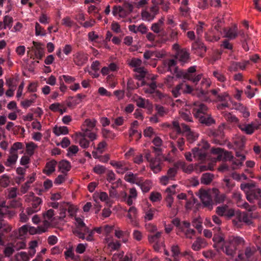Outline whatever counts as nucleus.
I'll list each match as a JSON object with an SVG mask.
<instances>
[{
  "label": "nucleus",
  "instance_id": "obj_1",
  "mask_svg": "<svg viewBox=\"0 0 261 261\" xmlns=\"http://www.w3.org/2000/svg\"><path fill=\"white\" fill-rule=\"evenodd\" d=\"M213 241L215 242V247H220L223 251L228 256L233 257L240 245H243L245 241L240 237L231 236L225 240L220 236H214Z\"/></svg>",
  "mask_w": 261,
  "mask_h": 261
},
{
  "label": "nucleus",
  "instance_id": "obj_2",
  "mask_svg": "<svg viewBox=\"0 0 261 261\" xmlns=\"http://www.w3.org/2000/svg\"><path fill=\"white\" fill-rule=\"evenodd\" d=\"M193 113L194 116L198 118L201 123L210 125L214 123V119L208 113L207 106L202 103H195Z\"/></svg>",
  "mask_w": 261,
  "mask_h": 261
},
{
  "label": "nucleus",
  "instance_id": "obj_3",
  "mask_svg": "<svg viewBox=\"0 0 261 261\" xmlns=\"http://www.w3.org/2000/svg\"><path fill=\"white\" fill-rule=\"evenodd\" d=\"M96 121L94 119H87L81 125L82 132L85 136L93 141L97 138V129L95 127Z\"/></svg>",
  "mask_w": 261,
  "mask_h": 261
},
{
  "label": "nucleus",
  "instance_id": "obj_4",
  "mask_svg": "<svg viewBox=\"0 0 261 261\" xmlns=\"http://www.w3.org/2000/svg\"><path fill=\"white\" fill-rule=\"evenodd\" d=\"M241 189L243 190L246 195L247 199L252 202L255 199H257L259 196H261L260 189L252 184H241Z\"/></svg>",
  "mask_w": 261,
  "mask_h": 261
},
{
  "label": "nucleus",
  "instance_id": "obj_5",
  "mask_svg": "<svg viewBox=\"0 0 261 261\" xmlns=\"http://www.w3.org/2000/svg\"><path fill=\"white\" fill-rule=\"evenodd\" d=\"M159 8L158 6L154 5L149 8L143 9L141 13V18L143 21H151L159 13Z\"/></svg>",
  "mask_w": 261,
  "mask_h": 261
},
{
  "label": "nucleus",
  "instance_id": "obj_6",
  "mask_svg": "<svg viewBox=\"0 0 261 261\" xmlns=\"http://www.w3.org/2000/svg\"><path fill=\"white\" fill-rule=\"evenodd\" d=\"M211 194H212V190L207 191L200 190L198 194L203 204L209 210L212 209L213 205V201L211 196Z\"/></svg>",
  "mask_w": 261,
  "mask_h": 261
},
{
  "label": "nucleus",
  "instance_id": "obj_7",
  "mask_svg": "<svg viewBox=\"0 0 261 261\" xmlns=\"http://www.w3.org/2000/svg\"><path fill=\"white\" fill-rule=\"evenodd\" d=\"M104 243L106 247L111 252L118 250L121 246V244L119 241L114 239L112 236L109 235H107L105 238Z\"/></svg>",
  "mask_w": 261,
  "mask_h": 261
},
{
  "label": "nucleus",
  "instance_id": "obj_8",
  "mask_svg": "<svg viewBox=\"0 0 261 261\" xmlns=\"http://www.w3.org/2000/svg\"><path fill=\"white\" fill-rule=\"evenodd\" d=\"M72 232L74 234L82 240L86 239L88 241L93 240L94 230H90L88 227H85L83 231L77 229H73Z\"/></svg>",
  "mask_w": 261,
  "mask_h": 261
},
{
  "label": "nucleus",
  "instance_id": "obj_9",
  "mask_svg": "<svg viewBox=\"0 0 261 261\" xmlns=\"http://www.w3.org/2000/svg\"><path fill=\"white\" fill-rule=\"evenodd\" d=\"M54 211L49 209L43 214L44 220L43 221L42 226L47 230L48 229L53 226V222L54 218Z\"/></svg>",
  "mask_w": 261,
  "mask_h": 261
},
{
  "label": "nucleus",
  "instance_id": "obj_10",
  "mask_svg": "<svg viewBox=\"0 0 261 261\" xmlns=\"http://www.w3.org/2000/svg\"><path fill=\"white\" fill-rule=\"evenodd\" d=\"M212 152L218 155L217 160L219 161H230L233 158V156L230 152L224 151L220 148H213Z\"/></svg>",
  "mask_w": 261,
  "mask_h": 261
},
{
  "label": "nucleus",
  "instance_id": "obj_11",
  "mask_svg": "<svg viewBox=\"0 0 261 261\" xmlns=\"http://www.w3.org/2000/svg\"><path fill=\"white\" fill-rule=\"evenodd\" d=\"M137 210L135 206H131L127 211V217L129 220V223L133 226H138L139 222L137 220Z\"/></svg>",
  "mask_w": 261,
  "mask_h": 261
},
{
  "label": "nucleus",
  "instance_id": "obj_12",
  "mask_svg": "<svg viewBox=\"0 0 261 261\" xmlns=\"http://www.w3.org/2000/svg\"><path fill=\"white\" fill-rule=\"evenodd\" d=\"M204 149H199L198 148H194L192 149L193 157L198 160L203 161L206 158V152L205 150L208 148V144L205 143L204 146Z\"/></svg>",
  "mask_w": 261,
  "mask_h": 261
},
{
  "label": "nucleus",
  "instance_id": "obj_13",
  "mask_svg": "<svg viewBox=\"0 0 261 261\" xmlns=\"http://www.w3.org/2000/svg\"><path fill=\"white\" fill-rule=\"evenodd\" d=\"M181 127L183 129V134L186 136L188 141L190 143L193 142L198 138V134L190 130L189 126L185 124H181Z\"/></svg>",
  "mask_w": 261,
  "mask_h": 261
},
{
  "label": "nucleus",
  "instance_id": "obj_14",
  "mask_svg": "<svg viewBox=\"0 0 261 261\" xmlns=\"http://www.w3.org/2000/svg\"><path fill=\"white\" fill-rule=\"evenodd\" d=\"M25 201H32V207L34 209H38V211L40 210V205L41 203V200L38 197L34 196L33 193H30L29 195L25 196Z\"/></svg>",
  "mask_w": 261,
  "mask_h": 261
},
{
  "label": "nucleus",
  "instance_id": "obj_15",
  "mask_svg": "<svg viewBox=\"0 0 261 261\" xmlns=\"http://www.w3.org/2000/svg\"><path fill=\"white\" fill-rule=\"evenodd\" d=\"M88 59V55L84 53H77L74 55L73 57L74 63L79 66L84 65L87 62Z\"/></svg>",
  "mask_w": 261,
  "mask_h": 261
},
{
  "label": "nucleus",
  "instance_id": "obj_16",
  "mask_svg": "<svg viewBox=\"0 0 261 261\" xmlns=\"http://www.w3.org/2000/svg\"><path fill=\"white\" fill-rule=\"evenodd\" d=\"M175 166L179 168H181L183 172L187 174H191L195 169L196 165L189 164L187 165L185 162L178 161L175 163Z\"/></svg>",
  "mask_w": 261,
  "mask_h": 261
},
{
  "label": "nucleus",
  "instance_id": "obj_17",
  "mask_svg": "<svg viewBox=\"0 0 261 261\" xmlns=\"http://www.w3.org/2000/svg\"><path fill=\"white\" fill-rule=\"evenodd\" d=\"M172 132L170 134V137L172 139H177L178 137L176 135H180L181 133L183 134V129L181 125L180 126L179 122L177 121H173L172 122Z\"/></svg>",
  "mask_w": 261,
  "mask_h": 261
},
{
  "label": "nucleus",
  "instance_id": "obj_18",
  "mask_svg": "<svg viewBox=\"0 0 261 261\" xmlns=\"http://www.w3.org/2000/svg\"><path fill=\"white\" fill-rule=\"evenodd\" d=\"M216 213L219 216L225 215L228 217H231L234 214V211L232 209L229 208L226 205L217 207Z\"/></svg>",
  "mask_w": 261,
  "mask_h": 261
},
{
  "label": "nucleus",
  "instance_id": "obj_19",
  "mask_svg": "<svg viewBox=\"0 0 261 261\" xmlns=\"http://www.w3.org/2000/svg\"><path fill=\"white\" fill-rule=\"evenodd\" d=\"M95 198H98L101 201L105 202L106 204L109 207H111L113 204L112 200H111L106 192H100L95 193L94 198L95 199Z\"/></svg>",
  "mask_w": 261,
  "mask_h": 261
},
{
  "label": "nucleus",
  "instance_id": "obj_20",
  "mask_svg": "<svg viewBox=\"0 0 261 261\" xmlns=\"http://www.w3.org/2000/svg\"><path fill=\"white\" fill-rule=\"evenodd\" d=\"M192 49L195 50V53L198 55L202 56L206 51V47L203 43L198 40L192 44Z\"/></svg>",
  "mask_w": 261,
  "mask_h": 261
},
{
  "label": "nucleus",
  "instance_id": "obj_21",
  "mask_svg": "<svg viewBox=\"0 0 261 261\" xmlns=\"http://www.w3.org/2000/svg\"><path fill=\"white\" fill-rule=\"evenodd\" d=\"M150 167L154 173H158L162 169V163L159 157L151 159L150 161Z\"/></svg>",
  "mask_w": 261,
  "mask_h": 261
},
{
  "label": "nucleus",
  "instance_id": "obj_22",
  "mask_svg": "<svg viewBox=\"0 0 261 261\" xmlns=\"http://www.w3.org/2000/svg\"><path fill=\"white\" fill-rule=\"evenodd\" d=\"M196 66H193L189 67L187 71H177L176 76L178 78H183L184 79H187L188 76H191L194 74V73L196 71Z\"/></svg>",
  "mask_w": 261,
  "mask_h": 261
},
{
  "label": "nucleus",
  "instance_id": "obj_23",
  "mask_svg": "<svg viewBox=\"0 0 261 261\" xmlns=\"http://www.w3.org/2000/svg\"><path fill=\"white\" fill-rule=\"evenodd\" d=\"M176 58L181 64L182 65L189 61V54L186 50H179L177 53Z\"/></svg>",
  "mask_w": 261,
  "mask_h": 261
},
{
  "label": "nucleus",
  "instance_id": "obj_24",
  "mask_svg": "<svg viewBox=\"0 0 261 261\" xmlns=\"http://www.w3.org/2000/svg\"><path fill=\"white\" fill-rule=\"evenodd\" d=\"M212 195L214 197V200L216 203H221L224 202L226 196L225 194H221L219 190L216 188L212 189Z\"/></svg>",
  "mask_w": 261,
  "mask_h": 261
},
{
  "label": "nucleus",
  "instance_id": "obj_25",
  "mask_svg": "<svg viewBox=\"0 0 261 261\" xmlns=\"http://www.w3.org/2000/svg\"><path fill=\"white\" fill-rule=\"evenodd\" d=\"M224 37L230 39H235L238 35V28L236 25L224 30Z\"/></svg>",
  "mask_w": 261,
  "mask_h": 261
},
{
  "label": "nucleus",
  "instance_id": "obj_26",
  "mask_svg": "<svg viewBox=\"0 0 261 261\" xmlns=\"http://www.w3.org/2000/svg\"><path fill=\"white\" fill-rule=\"evenodd\" d=\"M141 177H139L136 174L129 172L125 175L124 179L129 183L138 185L140 180H141Z\"/></svg>",
  "mask_w": 261,
  "mask_h": 261
},
{
  "label": "nucleus",
  "instance_id": "obj_27",
  "mask_svg": "<svg viewBox=\"0 0 261 261\" xmlns=\"http://www.w3.org/2000/svg\"><path fill=\"white\" fill-rule=\"evenodd\" d=\"M138 192L135 188H132L129 190V194L126 199V203L128 205L131 206L134 201L137 199Z\"/></svg>",
  "mask_w": 261,
  "mask_h": 261
},
{
  "label": "nucleus",
  "instance_id": "obj_28",
  "mask_svg": "<svg viewBox=\"0 0 261 261\" xmlns=\"http://www.w3.org/2000/svg\"><path fill=\"white\" fill-rule=\"evenodd\" d=\"M112 13L118 19L124 18L127 15L126 11L119 6H115L113 8Z\"/></svg>",
  "mask_w": 261,
  "mask_h": 261
},
{
  "label": "nucleus",
  "instance_id": "obj_29",
  "mask_svg": "<svg viewBox=\"0 0 261 261\" xmlns=\"http://www.w3.org/2000/svg\"><path fill=\"white\" fill-rule=\"evenodd\" d=\"M138 186L140 187L143 193H147L151 189L152 183L151 180L148 179L143 181V178L141 177V180H140V183Z\"/></svg>",
  "mask_w": 261,
  "mask_h": 261
},
{
  "label": "nucleus",
  "instance_id": "obj_30",
  "mask_svg": "<svg viewBox=\"0 0 261 261\" xmlns=\"http://www.w3.org/2000/svg\"><path fill=\"white\" fill-rule=\"evenodd\" d=\"M249 61H244L243 62H233L229 67L228 70L230 71H236L239 69L244 70L246 66L249 64Z\"/></svg>",
  "mask_w": 261,
  "mask_h": 261
},
{
  "label": "nucleus",
  "instance_id": "obj_31",
  "mask_svg": "<svg viewBox=\"0 0 261 261\" xmlns=\"http://www.w3.org/2000/svg\"><path fill=\"white\" fill-rule=\"evenodd\" d=\"M164 21V17H162L156 22L152 23L151 27V31L155 33H159L163 30Z\"/></svg>",
  "mask_w": 261,
  "mask_h": 261
},
{
  "label": "nucleus",
  "instance_id": "obj_32",
  "mask_svg": "<svg viewBox=\"0 0 261 261\" xmlns=\"http://www.w3.org/2000/svg\"><path fill=\"white\" fill-rule=\"evenodd\" d=\"M162 232L158 231L155 234H150L148 236V241L150 243H154L155 244L153 246L155 250L158 251L159 247L157 243L159 242V240L161 237Z\"/></svg>",
  "mask_w": 261,
  "mask_h": 261
},
{
  "label": "nucleus",
  "instance_id": "obj_33",
  "mask_svg": "<svg viewBox=\"0 0 261 261\" xmlns=\"http://www.w3.org/2000/svg\"><path fill=\"white\" fill-rule=\"evenodd\" d=\"M107 144L105 141L100 142L97 145V147L95 148V151H93L92 153L93 156L95 159H97L99 157V154L102 153L106 150Z\"/></svg>",
  "mask_w": 261,
  "mask_h": 261
},
{
  "label": "nucleus",
  "instance_id": "obj_34",
  "mask_svg": "<svg viewBox=\"0 0 261 261\" xmlns=\"http://www.w3.org/2000/svg\"><path fill=\"white\" fill-rule=\"evenodd\" d=\"M129 232L128 231H122L120 229L115 230V236L118 239H121L123 243L128 242Z\"/></svg>",
  "mask_w": 261,
  "mask_h": 261
},
{
  "label": "nucleus",
  "instance_id": "obj_35",
  "mask_svg": "<svg viewBox=\"0 0 261 261\" xmlns=\"http://www.w3.org/2000/svg\"><path fill=\"white\" fill-rule=\"evenodd\" d=\"M136 103L137 106L140 108H146L148 110L152 109V105L148 99H145L142 97H139L136 100Z\"/></svg>",
  "mask_w": 261,
  "mask_h": 261
},
{
  "label": "nucleus",
  "instance_id": "obj_36",
  "mask_svg": "<svg viewBox=\"0 0 261 261\" xmlns=\"http://www.w3.org/2000/svg\"><path fill=\"white\" fill-rule=\"evenodd\" d=\"M206 246V243L204 239L197 238L192 245V248L194 251H198Z\"/></svg>",
  "mask_w": 261,
  "mask_h": 261
},
{
  "label": "nucleus",
  "instance_id": "obj_37",
  "mask_svg": "<svg viewBox=\"0 0 261 261\" xmlns=\"http://www.w3.org/2000/svg\"><path fill=\"white\" fill-rule=\"evenodd\" d=\"M76 137L81 147L83 148H87L89 146L90 141L86 139V137H87V136L79 133L76 134Z\"/></svg>",
  "mask_w": 261,
  "mask_h": 261
},
{
  "label": "nucleus",
  "instance_id": "obj_38",
  "mask_svg": "<svg viewBox=\"0 0 261 261\" xmlns=\"http://www.w3.org/2000/svg\"><path fill=\"white\" fill-rule=\"evenodd\" d=\"M213 75L217 79L219 82L223 83L222 85L223 88H226L225 82L226 81V77L218 70H214L213 72Z\"/></svg>",
  "mask_w": 261,
  "mask_h": 261
},
{
  "label": "nucleus",
  "instance_id": "obj_39",
  "mask_svg": "<svg viewBox=\"0 0 261 261\" xmlns=\"http://www.w3.org/2000/svg\"><path fill=\"white\" fill-rule=\"evenodd\" d=\"M51 206L55 208H59V213L60 214V218H64L65 217V208L63 204L59 202H54L51 203Z\"/></svg>",
  "mask_w": 261,
  "mask_h": 261
},
{
  "label": "nucleus",
  "instance_id": "obj_40",
  "mask_svg": "<svg viewBox=\"0 0 261 261\" xmlns=\"http://www.w3.org/2000/svg\"><path fill=\"white\" fill-rule=\"evenodd\" d=\"M57 162L55 161H51L48 162L45 166L43 171L47 175H49L53 173L55 170Z\"/></svg>",
  "mask_w": 261,
  "mask_h": 261
},
{
  "label": "nucleus",
  "instance_id": "obj_41",
  "mask_svg": "<svg viewBox=\"0 0 261 261\" xmlns=\"http://www.w3.org/2000/svg\"><path fill=\"white\" fill-rule=\"evenodd\" d=\"M47 230L42 225L38 226L37 227H35L33 226H29V231L28 232L31 234H41L42 233L45 232Z\"/></svg>",
  "mask_w": 261,
  "mask_h": 261
},
{
  "label": "nucleus",
  "instance_id": "obj_42",
  "mask_svg": "<svg viewBox=\"0 0 261 261\" xmlns=\"http://www.w3.org/2000/svg\"><path fill=\"white\" fill-rule=\"evenodd\" d=\"M10 155L9 156L7 161L5 163L6 166L10 167L14 165L18 159L17 152H10Z\"/></svg>",
  "mask_w": 261,
  "mask_h": 261
},
{
  "label": "nucleus",
  "instance_id": "obj_43",
  "mask_svg": "<svg viewBox=\"0 0 261 261\" xmlns=\"http://www.w3.org/2000/svg\"><path fill=\"white\" fill-rule=\"evenodd\" d=\"M152 3L155 5H160L162 6V9L165 12H167L169 8L170 3L168 2H165L164 0H152Z\"/></svg>",
  "mask_w": 261,
  "mask_h": 261
},
{
  "label": "nucleus",
  "instance_id": "obj_44",
  "mask_svg": "<svg viewBox=\"0 0 261 261\" xmlns=\"http://www.w3.org/2000/svg\"><path fill=\"white\" fill-rule=\"evenodd\" d=\"M258 128V126L254 124H246L241 127V129L247 134H252L255 129Z\"/></svg>",
  "mask_w": 261,
  "mask_h": 261
},
{
  "label": "nucleus",
  "instance_id": "obj_45",
  "mask_svg": "<svg viewBox=\"0 0 261 261\" xmlns=\"http://www.w3.org/2000/svg\"><path fill=\"white\" fill-rule=\"evenodd\" d=\"M123 254V252L120 253H115L113 255L112 259L116 260L117 258H119L120 259V261H132V255L130 254H127L123 258H122Z\"/></svg>",
  "mask_w": 261,
  "mask_h": 261
},
{
  "label": "nucleus",
  "instance_id": "obj_46",
  "mask_svg": "<svg viewBox=\"0 0 261 261\" xmlns=\"http://www.w3.org/2000/svg\"><path fill=\"white\" fill-rule=\"evenodd\" d=\"M223 182L225 184L224 188L226 189L227 192H230L234 187L235 183L233 179L225 177L223 179Z\"/></svg>",
  "mask_w": 261,
  "mask_h": 261
},
{
  "label": "nucleus",
  "instance_id": "obj_47",
  "mask_svg": "<svg viewBox=\"0 0 261 261\" xmlns=\"http://www.w3.org/2000/svg\"><path fill=\"white\" fill-rule=\"evenodd\" d=\"M74 219L75 221V224L76 226V228L74 229H77L81 231H83V230L85 229V227H87L84 222L83 219L82 218L75 216Z\"/></svg>",
  "mask_w": 261,
  "mask_h": 261
},
{
  "label": "nucleus",
  "instance_id": "obj_48",
  "mask_svg": "<svg viewBox=\"0 0 261 261\" xmlns=\"http://www.w3.org/2000/svg\"><path fill=\"white\" fill-rule=\"evenodd\" d=\"M10 214L9 207L6 205V203L3 202L0 203V220L2 218Z\"/></svg>",
  "mask_w": 261,
  "mask_h": 261
},
{
  "label": "nucleus",
  "instance_id": "obj_49",
  "mask_svg": "<svg viewBox=\"0 0 261 261\" xmlns=\"http://www.w3.org/2000/svg\"><path fill=\"white\" fill-rule=\"evenodd\" d=\"M214 176L210 173H206L202 175L201 178V182L204 185H208L213 180Z\"/></svg>",
  "mask_w": 261,
  "mask_h": 261
},
{
  "label": "nucleus",
  "instance_id": "obj_50",
  "mask_svg": "<svg viewBox=\"0 0 261 261\" xmlns=\"http://www.w3.org/2000/svg\"><path fill=\"white\" fill-rule=\"evenodd\" d=\"M156 88V85L155 82H152L150 84L146 85L143 88V90L145 93L152 94L153 93Z\"/></svg>",
  "mask_w": 261,
  "mask_h": 261
},
{
  "label": "nucleus",
  "instance_id": "obj_51",
  "mask_svg": "<svg viewBox=\"0 0 261 261\" xmlns=\"http://www.w3.org/2000/svg\"><path fill=\"white\" fill-rule=\"evenodd\" d=\"M37 97L36 94H33L30 99H25L23 101H22L21 102V106L24 108L27 109L29 107H30L33 103L35 102V100Z\"/></svg>",
  "mask_w": 261,
  "mask_h": 261
},
{
  "label": "nucleus",
  "instance_id": "obj_52",
  "mask_svg": "<svg viewBox=\"0 0 261 261\" xmlns=\"http://www.w3.org/2000/svg\"><path fill=\"white\" fill-rule=\"evenodd\" d=\"M38 246L37 241H32L29 243V256L30 257H33L36 253V248Z\"/></svg>",
  "mask_w": 261,
  "mask_h": 261
},
{
  "label": "nucleus",
  "instance_id": "obj_53",
  "mask_svg": "<svg viewBox=\"0 0 261 261\" xmlns=\"http://www.w3.org/2000/svg\"><path fill=\"white\" fill-rule=\"evenodd\" d=\"M49 108L51 111L55 112H59L61 114H63L65 112V108L59 103L51 104Z\"/></svg>",
  "mask_w": 261,
  "mask_h": 261
},
{
  "label": "nucleus",
  "instance_id": "obj_54",
  "mask_svg": "<svg viewBox=\"0 0 261 261\" xmlns=\"http://www.w3.org/2000/svg\"><path fill=\"white\" fill-rule=\"evenodd\" d=\"M162 199V195L158 192H152L150 194L149 199L152 202H160Z\"/></svg>",
  "mask_w": 261,
  "mask_h": 261
},
{
  "label": "nucleus",
  "instance_id": "obj_55",
  "mask_svg": "<svg viewBox=\"0 0 261 261\" xmlns=\"http://www.w3.org/2000/svg\"><path fill=\"white\" fill-rule=\"evenodd\" d=\"M67 208L70 216L75 217V214L78 210L77 206L70 203H66V209Z\"/></svg>",
  "mask_w": 261,
  "mask_h": 261
},
{
  "label": "nucleus",
  "instance_id": "obj_56",
  "mask_svg": "<svg viewBox=\"0 0 261 261\" xmlns=\"http://www.w3.org/2000/svg\"><path fill=\"white\" fill-rule=\"evenodd\" d=\"M222 23V19L218 17H217L213 20V25L214 26L215 29L218 32H221Z\"/></svg>",
  "mask_w": 261,
  "mask_h": 261
},
{
  "label": "nucleus",
  "instance_id": "obj_57",
  "mask_svg": "<svg viewBox=\"0 0 261 261\" xmlns=\"http://www.w3.org/2000/svg\"><path fill=\"white\" fill-rule=\"evenodd\" d=\"M179 167H177L175 166V163L174 165V167L172 168H170L167 172V174L168 175L170 179H173V180L175 179V177L176 175L177 169Z\"/></svg>",
  "mask_w": 261,
  "mask_h": 261
},
{
  "label": "nucleus",
  "instance_id": "obj_58",
  "mask_svg": "<svg viewBox=\"0 0 261 261\" xmlns=\"http://www.w3.org/2000/svg\"><path fill=\"white\" fill-rule=\"evenodd\" d=\"M179 115L181 118L187 121H191L192 117L191 113L188 110H181L179 112Z\"/></svg>",
  "mask_w": 261,
  "mask_h": 261
},
{
  "label": "nucleus",
  "instance_id": "obj_59",
  "mask_svg": "<svg viewBox=\"0 0 261 261\" xmlns=\"http://www.w3.org/2000/svg\"><path fill=\"white\" fill-rule=\"evenodd\" d=\"M134 70L138 74L137 76L139 79H141L144 77L147 73L146 69L144 67L141 66L137 68L136 69H134Z\"/></svg>",
  "mask_w": 261,
  "mask_h": 261
},
{
  "label": "nucleus",
  "instance_id": "obj_60",
  "mask_svg": "<svg viewBox=\"0 0 261 261\" xmlns=\"http://www.w3.org/2000/svg\"><path fill=\"white\" fill-rule=\"evenodd\" d=\"M182 83H180L177 85L175 87H174L172 90V93L173 95L175 97H177L179 96L181 92H182Z\"/></svg>",
  "mask_w": 261,
  "mask_h": 261
},
{
  "label": "nucleus",
  "instance_id": "obj_61",
  "mask_svg": "<svg viewBox=\"0 0 261 261\" xmlns=\"http://www.w3.org/2000/svg\"><path fill=\"white\" fill-rule=\"evenodd\" d=\"M35 35L42 36L46 35L45 30L38 22H36L35 24Z\"/></svg>",
  "mask_w": 261,
  "mask_h": 261
},
{
  "label": "nucleus",
  "instance_id": "obj_62",
  "mask_svg": "<svg viewBox=\"0 0 261 261\" xmlns=\"http://www.w3.org/2000/svg\"><path fill=\"white\" fill-rule=\"evenodd\" d=\"M0 229L2 230V232L8 233L12 230V227L7 223L1 221L0 222Z\"/></svg>",
  "mask_w": 261,
  "mask_h": 261
},
{
  "label": "nucleus",
  "instance_id": "obj_63",
  "mask_svg": "<svg viewBox=\"0 0 261 261\" xmlns=\"http://www.w3.org/2000/svg\"><path fill=\"white\" fill-rule=\"evenodd\" d=\"M37 146L33 142H31L26 144L27 152L28 154L32 155L33 154L35 149Z\"/></svg>",
  "mask_w": 261,
  "mask_h": 261
},
{
  "label": "nucleus",
  "instance_id": "obj_64",
  "mask_svg": "<svg viewBox=\"0 0 261 261\" xmlns=\"http://www.w3.org/2000/svg\"><path fill=\"white\" fill-rule=\"evenodd\" d=\"M245 142V140L243 137H239L234 140V143L237 148L242 149L244 146Z\"/></svg>",
  "mask_w": 261,
  "mask_h": 261
}]
</instances>
